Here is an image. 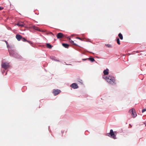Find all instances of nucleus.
I'll return each mask as SVG.
<instances>
[{
    "label": "nucleus",
    "mask_w": 146,
    "mask_h": 146,
    "mask_svg": "<svg viewBox=\"0 0 146 146\" xmlns=\"http://www.w3.org/2000/svg\"><path fill=\"white\" fill-rule=\"evenodd\" d=\"M129 112L132 115L133 117L136 116L137 114L135 110L134 109L132 108L131 110H129Z\"/></svg>",
    "instance_id": "4"
},
{
    "label": "nucleus",
    "mask_w": 146,
    "mask_h": 146,
    "mask_svg": "<svg viewBox=\"0 0 146 146\" xmlns=\"http://www.w3.org/2000/svg\"><path fill=\"white\" fill-rule=\"evenodd\" d=\"M16 38L18 41H20L21 39L22 36L19 35L17 34L16 36Z\"/></svg>",
    "instance_id": "9"
},
{
    "label": "nucleus",
    "mask_w": 146,
    "mask_h": 146,
    "mask_svg": "<svg viewBox=\"0 0 146 146\" xmlns=\"http://www.w3.org/2000/svg\"><path fill=\"white\" fill-rule=\"evenodd\" d=\"M38 31H40V32H43V31L42 30V29H39V30H38Z\"/></svg>",
    "instance_id": "24"
},
{
    "label": "nucleus",
    "mask_w": 146,
    "mask_h": 146,
    "mask_svg": "<svg viewBox=\"0 0 146 146\" xmlns=\"http://www.w3.org/2000/svg\"><path fill=\"white\" fill-rule=\"evenodd\" d=\"M146 111V109H144L143 110H142V113H143L144 112Z\"/></svg>",
    "instance_id": "21"
},
{
    "label": "nucleus",
    "mask_w": 146,
    "mask_h": 146,
    "mask_svg": "<svg viewBox=\"0 0 146 146\" xmlns=\"http://www.w3.org/2000/svg\"><path fill=\"white\" fill-rule=\"evenodd\" d=\"M71 87L74 89H77L78 88V87L77 84L75 83H73L71 85Z\"/></svg>",
    "instance_id": "6"
},
{
    "label": "nucleus",
    "mask_w": 146,
    "mask_h": 146,
    "mask_svg": "<svg viewBox=\"0 0 146 146\" xmlns=\"http://www.w3.org/2000/svg\"><path fill=\"white\" fill-rule=\"evenodd\" d=\"M89 60L92 62H93L95 60L93 58H89Z\"/></svg>",
    "instance_id": "16"
},
{
    "label": "nucleus",
    "mask_w": 146,
    "mask_h": 146,
    "mask_svg": "<svg viewBox=\"0 0 146 146\" xmlns=\"http://www.w3.org/2000/svg\"><path fill=\"white\" fill-rule=\"evenodd\" d=\"M78 82L81 84H83L82 80L80 79H78Z\"/></svg>",
    "instance_id": "20"
},
{
    "label": "nucleus",
    "mask_w": 146,
    "mask_h": 146,
    "mask_svg": "<svg viewBox=\"0 0 146 146\" xmlns=\"http://www.w3.org/2000/svg\"><path fill=\"white\" fill-rule=\"evenodd\" d=\"M103 73L105 75H108L109 73V70L107 69L106 70H105L103 71Z\"/></svg>",
    "instance_id": "10"
},
{
    "label": "nucleus",
    "mask_w": 146,
    "mask_h": 146,
    "mask_svg": "<svg viewBox=\"0 0 146 146\" xmlns=\"http://www.w3.org/2000/svg\"><path fill=\"white\" fill-rule=\"evenodd\" d=\"M25 25V24L23 22H19L16 24V25L23 27Z\"/></svg>",
    "instance_id": "8"
},
{
    "label": "nucleus",
    "mask_w": 146,
    "mask_h": 146,
    "mask_svg": "<svg viewBox=\"0 0 146 146\" xmlns=\"http://www.w3.org/2000/svg\"><path fill=\"white\" fill-rule=\"evenodd\" d=\"M6 43L7 44V43H7V42H6Z\"/></svg>",
    "instance_id": "27"
},
{
    "label": "nucleus",
    "mask_w": 146,
    "mask_h": 146,
    "mask_svg": "<svg viewBox=\"0 0 146 146\" xmlns=\"http://www.w3.org/2000/svg\"><path fill=\"white\" fill-rule=\"evenodd\" d=\"M33 28L36 30H37V31H38L39 30V29L38 27H33Z\"/></svg>",
    "instance_id": "19"
},
{
    "label": "nucleus",
    "mask_w": 146,
    "mask_h": 146,
    "mask_svg": "<svg viewBox=\"0 0 146 146\" xmlns=\"http://www.w3.org/2000/svg\"><path fill=\"white\" fill-rule=\"evenodd\" d=\"M27 42H29L30 44H32V42L31 41H28V40H27Z\"/></svg>",
    "instance_id": "22"
},
{
    "label": "nucleus",
    "mask_w": 146,
    "mask_h": 146,
    "mask_svg": "<svg viewBox=\"0 0 146 146\" xmlns=\"http://www.w3.org/2000/svg\"><path fill=\"white\" fill-rule=\"evenodd\" d=\"M105 45L108 48H110L111 47V45L110 44H106Z\"/></svg>",
    "instance_id": "18"
},
{
    "label": "nucleus",
    "mask_w": 146,
    "mask_h": 146,
    "mask_svg": "<svg viewBox=\"0 0 146 146\" xmlns=\"http://www.w3.org/2000/svg\"><path fill=\"white\" fill-rule=\"evenodd\" d=\"M103 78L110 84L113 85L116 84L115 78L111 76L108 77L104 76Z\"/></svg>",
    "instance_id": "1"
},
{
    "label": "nucleus",
    "mask_w": 146,
    "mask_h": 146,
    "mask_svg": "<svg viewBox=\"0 0 146 146\" xmlns=\"http://www.w3.org/2000/svg\"><path fill=\"white\" fill-rule=\"evenodd\" d=\"M69 40L70 42V43L71 44H72L74 45H76V46L77 45L76 44V43H75L74 42V41L72 40L70 38H69Z\"/></svg>",
    "instance_id": "11"
},
{
    "label": "nucleus",
    "mask_w": 146,
    "mask_h": 146,
    "mask_svg": "<svg viewBox=\"0 0 146 146\" xmlns=\"http://www.w3.org/2000/svg\"><path fill=\"white\" fill-rule=\"evenodd\" d=\"M118 36L120 39L122 40L123 39V35L121 33H119Z\"/></svg>",
    "instance_id": "14"
},
{
    "label": "nucleus",
    "mask_w": 146,
    "mask_h": 146,
    "mask_svg": "<svg viewBox=\"0 0 146 146\" xmlns=\"http://www.w3.org/2000/svg\"><path fill=\"white\" fill-rule=\"evenodd\" d=\"M1 66L2 68L6 70L9 67V64L7 62H2L1 64Z\"/></svg>",
    "instance_id": "3"
},
{
    "label": "nucleus",
    "mask_w": 146,
    "mask_h": 146,
    "mask_svg": "<svg viewBox=\"0 0 146 146\" xmlns=\"http://www.w3.org/2000/svg\"><path fill=\"white\" fill-rule=\"evenodd\" d=\"M60 92V90L58 89L54 90L53 91V93L55 96L58 94Z\"/></svg>",
    "instance_id": "5"
},
{
    "label": "nucleus",
    "mask_w": 146,
    "mask_h": 146,
    "mask_svg": "<svg viewBox=\"0 0 146 146\" xmlns=\"http://www.w3.org/2000/svg\"><path fill=\"white\" fill-rule=\"evenodd\" d=\"M21 39L23 42L27 41V40L25 39V38L22 37Z\"/></svg>",
    "instance_id": "17"
},
{
    "label": "nucleus",
    "mask_w": 146,
    "mask_h": 146,
    "mask_svg": "<svg viewBox=\"0 0 146 146\" xmlns=\"http://www.w3.org/2000/svg\"><path fill=\"white\" fill-rule=\"evenodd\" d=\"M46 46L47 48L50 49L52 47V46L51 45L48 43L46 44Z\"/></svg>",
    "instance_id": "13"
},
{
    "label": "nucleus",
    "mask_w": 146,
    "mask_h": 146,
    "mask_svg": "<svg viewBox=\"0 0 146 146\" xmlns=\"http://www.w3.org/2000/svg\"><path fill=\"white\" fill-rule=\"evenodd\" d=\"M50 34H51L52 35H54L52 33H51V32H50Z\"/></svg>",
    "instance_id": "26"
},
{
    "label": "nucleus",
    "mask_w": 146,
    "mask_h": 146,
    "mask_svg": "<svg viewBox=\"0 0 146 146\" xmlns=\"http://www.w3.org/2000/svg\"><path fill=\"white\" fill-rule=\"evenodd\" d=\"M64 36L63 34L62 33H59L57 34L56 36L58 38H60L63 37Z\"/></svg>",
    "instance_id": "7"
},
{
    "label": "nucleus",
    "mask_w": 146,
    "mask_h": 146,
    "mask_svg": "<svg viewBox=\"0 0 146 146\" xmlns=\"http://www.w3.org/2000/svg\"><path fill=\"white\" fill-rule=\"evenodd\" d=\"M117 43L119 44L120 45V40L119 39V38H117Z\"/></svg>",
    "instance_id": "15"
},
{
    "label": "nucleus",
    "mask_w": 146,
    "mask_h": 146,
    "mask_svg": "<svg viewBox=\"0 0 146 146\" xmlns=\"http://www.w3.org/2000/svg\"><path fill=\"white\" fill-rule=\"evenodd\" d=\"M78 38V39L81 40H82V39L80 38H79V37H77L76 38Z\"/></svg>",
    "instance_id": "25"
},
{
    "label": "nucleus",
    "mask_w": 146,
    "mask_h": 146,
    "mask_svg": "<svg viewBox=\"0 0 146 146\" xmlns=\"http://www.w3.org/2000/svg\"><path fill=\"white\" fill-rule=\"evenodd\" d=\"M115 133H116L115 132H113L112 129H111L110 130V133L107 134V135L115 139H116V135L115 134Z\"/></svg>",
    "instance_id": "2"
},
{
    "label": "nucleus",
    "mask_w": 146,
    "mask_h": 146,
    "mask_svg": "<svg viewBox=\"0 0 146 146\" xmlns=\"http://www.w3.org/2000/svg\"><path fill=\"white\" fill-rule=\"evenodd\" d=\"M62 45L64 47L66 48H68L69 46L68 44L66 43H62Z\"/></svg>",
    "instance_id": "12"
},
{
    "label": "nucleus",
    "mask_w": 146,
    "mask_h": 146,
    "mask_svg": "<svg viewBox=\"0 0 146 146\" xmlns=\"http://www.w3.org/2000/svg\"><path fill=\"white\" fill-rule=\"evenodd\" d=\"M3 7H0V10L3 9Z\"/></svg>",
    "instance_id": "23"
}]
</instances>
